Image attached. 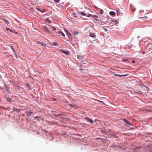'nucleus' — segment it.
I'll use <instances>...</instances> for the list:
<instances>
[{
    "label": "nucleus",
    "mask_w": 152,
    "mask_h": 152,
    "mask_svg": "<svg viewBox=\"0 0 152 152\" xmlns=\"http://www.w3.org/2000/svg\"><path fill=\"white\" fill-rule=\"evenodd\" d=\"M78 33V32H76L75 33V34H77Z\"/></svg>",
    "instance_id": "cd10ccee"
},
{
    "label": "nucleus",
    "mask_w": 152,
    "mask_h": 152,
    "mask_svg": "<svg viewBox=\"0 0 152 152\" xmlns=\"http://www.w3.org/2000/svg\"><path fill=\"white\" fill-rule=\"evenodd\" d=\"M58 34H59V36H61L62 37H64L65 36L64 34L61 31H59Z\"/></svg>",
    "instance_id": "1a4fd4ad"
},
{
    "label": "nucleus",
    "mask_w": 152,
    "mask_h": 152,
    "mask_svg": "<svg viewBox=\"0 0 152 152\" xmlns=\"http://www.w3.org/2000/svg\"><path fill=\"white\" fill-rule=\"evenodd\" d=\"M122 119L124 122H125L127 124V126H132L131 124L128 121L126 120V119L123 118H122Z\"/></svg>",
    "instance_id": "f03ea898"
},
{
    "label": "nucleus",
    "mask_w": 152,
    "mask_h": 152,
    "mask_svg": "<svg viewBox=\"0 0 152 152\" xmlns=\"http://www.w3.org/2000/svg\"><path fill=\"white\" fill-rule=\"evenodd\" d=\"M42 29H43L42 30L45 33H47L49 32V30L48 29V28L46 26L43 27L42 28Z\"/></svg>",
    "instance_id": "423d86ee"
},
{
    "label": "nucleus",
    "mask_w": 152,
    "mask_h": 152,
    "mask_svg": "<svg viewBox=\"0 0 152 152\" xmlns=\"http://www.w3.org/2000/svg\"><path fill=\"white\" fill-rule=\"evenodd\" d=\"M6 29L7 30V31H8L10 30V28H6Z\"/></svg>",
    "instance_id": "4be33fe9"
},
{
    "label": "nucleus",
    "mask_w": 152,
    "mask_h": 152,
    "mask_svg": "<svg viewBox=\"0 0 152 152\" xmlns=\"http://www.w3.org/2000/svg\"><path fill=\"white\" fill-rule=\"evenodd\" d=\"M56 98H53V101H56Z\"/></svg>",
    "instance_id": "b1692460"
},
{
    "label": "nucleus",
    "mask_w": 152,
    "mask_h": 152,
    "mask_svg": "<svg viewBox=\"0 0 152 152\" xmlns=\"http://www.w3.org/2000/svg\"><path fill=\"white\" fill-rule=\"evenodd\" d=\"M135 61H134V60H133V61H132V63H135Z\"/></svg>",
    "instance_id": "393cba45"
},
{
    "label": "nucleus",
    "mask_w": 152,
    "mask_h": 152,
    "mask_svg": "<svg viewBox=\"0 0 152 152\" xmlns=\"http://www.w3.org/2000/svg\"><path fill=\"white\" fill-rule=\"evenodd\" d=\"M1 108H4V107H1Z\"/></svg>",
    "instance_id": "72a5a7b5"
},
{
    "label": "nucleus",
    "mask_w": 152,
    "mask_h": 152,
    "mask_svg": "<svg viewBox=\"0 0 152 152\" xmlns=\"http://www.w3.org/2000/svg\"><path fill=\"white\" fill-rule=\"evenodd\" d=\"M80 14L81 15H82L83 16H85L86 15V14L85 13L83 12H81L80 13Z\"/></svg>",
    "instance_id": "4468645a"
},
{
    "label": "nucleus",
    "mask_w": 152,
    "mask_h": 152,
    "mask_svg": "<svg viewBox=\"0 0 152 152\" xmlns=\"http://www.w3.org/2000/svg\"><path fill=\"white\" fill-rule=\"evenodd\" d=\"M101 11H103L102 10H101Z\"/></svg>",
    "instance_id": "f704fd0d"
},
{
    "label": "nucleus",
    "mask_w": 152,
    "mask_h": 152,
    "mask_svg": "<svg viewBox=\"0 0 152 152\" xmlns=\"http://www.w3.org/2000/svg\"><path fill=\"white\" fill-rule=\"evenodd\" d=\"M102 12V13H103V12H102V11L100 12Z\"/></svg>",
    "instance_id": "c9c22d12"
},
{
    "label": "nucleus",
    "mask_w": 152,
    "mask_h": 152,
    "mask_svg": "<svg viewBox=\"0 0 152 152\" xmlns=\"http://www.w3.org/2000/svg\"><path fill=\"white\" fill-rule=\"evenodd\" d=\"M65 32L66 35L68 37L69 39L72 38V35L69 31L66 29L65 30Z\"/></svg>",
    "instance_id": "39448f33"
},
{
    "label": "nucleus",
    "mask_w": 152,
    "mask_h": 152,
    "mask_svg": "<svg viewBox=\"0 0 152 152\" xmlns=\"http://www.w3.org/2000/svg\"><path fill=\"white\" fill-rule=\"evenodd\" d=\"M26 113L27 115H30L33 113V112L31 111H30L29 112H26Z\"/></svg>",
    "instance_id": "9d476101"
},
{
    "label": "nucleus",
    "mask_w": 152,
    "mask_h": 152,
    "mask_svg": "<svg viewBox=\"0 0 152 152\" xmlns=\"http://www.w3.org/2000/svg\"><path fill=\"white\" fill-rule=\"evenodd\" d=\"M102 12V13H103V12H102V11L100 12Z\"/></svg>",
    "instance_id": "4c0bfd02"
},
{
    "label": "nucleus",
    "mask_w": 152,
    "mask_h": 152,
    "mask_svg": "<svg viewBox=\"0 0 152 152\" xmlns=\"http://www.w3.org/2000/svg\"><path fill=\"white\" fill-rule=\"evenodd\" d=\"M102 12V13H103V12H102V11L100 12Z\"/></svg>",
    "instance_id": "e433bc0d"
},
{
    "label": "nucleus",
    "mask_w": 152,
    "mask_h": 152,
    "mask_svg": "<svg viewBox=\"0 0 152 152\" xmlns=\"http://www.w3.org/2000/svg\"><path fill=\"white\" fill-rule=\"evenodd\" d=\"M60 52H62L63 53H64V54H66V55H68L69 54V51H68V50H66V51H64L63 50H60Z\"/></svg>",
    "instance_id": "0eeeda50"
},
{
    "label": "nucleus",
    "mask_w": 152,
    "mask_h": 152,
    "mask_svg": "<svg viewBox=\"0 0 152 152\" xmlns=\"http://www.w3.org/2000/svg\"><path fill=\"white\" fill-rule=\"evenodd\" d=\"M9 31L11 32H12L13 31L11 29H10V30Z\"/></svg>",
    "instance_id": "a878e982"
},
{
    "label": "nucleus",
    "mask_w": 152,
    "mask_h": 152,
    "mask_svg": "<svg viewBox=\"0 0 152 152\" xmlns=\"http://www.w3.org/2000/svg\"><path fill=\"white\" fill-rule=\"evenodd\" d=\"M11 48L14 51V49H13V46H11Z\"/></svg>",
    "instance_id": "412c9836"
},
{
    "label": "nucleus",
    "mask_w": 152,
    "mask_h": 152,
    "mask_svg": "<svg viewBox=\"0 0 152 152\" xmlns=\"http://www.w3.org/2000/svg\"><path fill=\"white\" fill-rule=\"evenodd\" d=\"M72 106H73L72 104H70V107H72Z\"/></svg>",
    "instance_id": "c756f323"
},
{
    "label": "nucleus",
    "mask_w": 152,
    "mask_h": 152,
    "mask_svg": "<svg viewBox=\"0 0 152 152\" xmlns=\"http://www.w3.org/2000/svg\"><path fill=\"white\" fill-rule=\"evenodd\" d=\"M72 15L74 17H77L76 14L75 13H73Z\"/></svg>",
    "instance_id": "a211bd4d"
},
{
    "label": "nucleus",
    "mask_w": 152,
    "mask_h": 152,
    "mask_svg": "<svg viewBox=\"0 0 152 152\" xmlns=\"http://www.w3.org/2000/svg\"><path fill=\"white\" fill-rule=\"evenodd\" d=\"M123 61H126V60H123Z\"/></svg>",
    "instance_id": "c85d7f7f"
},
{
    "label": "nucleus",
    "mask_w": 152,
    "mask_h": 152,
    "mask_svg": "<svg viewBox=\"0 0 152 152\" xmlns=\"http://www.w3.org/2000/svg\"><path fill=\"white\" fill-rule=\"evenodd\" d=\"M89 36L94 38H96V36L95 33L90 32L89 34Z\"/></svg>",
    "instance_id": "7ed1b4c3"
},
{
    "label": "nucleus",
    "mask_w": 152,
    "mask_h": 152,
    "mask_svg": "<svg viewBox=\"0 0 152 152\" xmlns=\"http://www.w3.org/2000/svg\"><path fill=\"white\" fill-rule=\"evenodd\" d=\"M145 152H152V146L149 145L145 148Z\"/></svg>",
    "instance_id": "f257e3e1"
},
{
    "label": "nucleus",
    "mask_w": 152,
    "mask_h": 152,
    "mask_svg": "<svg viewBox=\"0 0 152 152\" xmlns=\"http://www.w3.org/2000/svg\"><path fill=\"white\" fill-rule=\"evenodd\" d=\"M6 99H7V100L8 101V102H11V101L12 100L11 99H10V98H6Z\"/></svg>",
    "instance_id": "9b49d317"
},
{
    "label": "nucleus",
    "mask_w": 152,
    "mask_h": 152,
    "mask_svg": "<svg viewBox=\"0 0 152 152\" xmlns=\"http://www.w3.org/2000/svg\"><path fill=\"white\" fill-rule=\"evenodd\" d=\"M77 58L78 59H81V57L79 55H77Z\"/></svg>",
    "instance_id": "dca6fc26"
},
{
    "label": "nucleus",
    "mask_w": 152,
    "mask_h": 152,
    "mask_svg": "<svg viewBox=\"0 0 152 152\" xmlns=\"http://www.w3.org/2000/svg\"><path fill=\"white\" fill-rule=\"evenodd\" d=\"M4 86H5V87L6 88V91L7 92H8V90L9 88H7V86H6V85L5 84H4Z\"/></svg>",
    "instance_id": "f8f14e48"
},
{
    "label": "nucleus",
    "mask_w": 152,
    "mask_h": 152,
    "mask_svg": "<svg viewBox=\"0 0 152 152\" xmlns=\"http://www.w3.org/2000/svg\"><path fill=\"white\" fill-rule=\"evenodd\" d=\"M95 8L97 9H98V8L96 6L95 7Z\"/></svg>",
    "instance_id": "bb28decb"
},
{
    "label": "nucleus",
    "mask_w": 152,
    "mask_h": 152,
    "mask_svg": "<svg viewBox=\"0 0 152 152\" xmlns=\"http://www.w3.org/2000/svg\"><path fill=\"white\" fill-rule=\"evenodd\" d=\"M55 2L58 3L60 0H53Z\"/></svg>",
    "instance_id": "6ab92c4d"
},
{
    "label": "nucleus",
    "mask_w": 152,
    "mask_h": 152,
    "mask_svg": "<svg viewBox=\"0 0 152 152\" xmlns=\"http://www.w3.org/2000/svg\"><path fill=\"white\" fill-rule=\"evenodd\" d=\"M41 43V45H42L43 46H44V45L43 44H42V43Z\"/></svg>",
    "instance_id": "7c9ffc66"
},
{
    "label": "nucleus",
    "mask_w": 152,
    "mask_h": 152,
    "mask_svg": "<svg viewBox=\"0 0 152 152\" xmlns=\"http://www.w3.org/2000/svg\"><path fill=\"white\" fill-rule=\"evenodd\" d=\"M115 12H110V14L111 15H115Z\"/></svg>",
    "instance_id": "ddd939ff"
},
{
    "label": "nucleus",
    "mask_w": 152,
    "mask_h": 152,
    "mask_svg": "<svg viewBox=\"0 0 152 152\" xmlns=\"http://www.w3.org/2000/svg\"><path fill=\"white\" fill-rule=\"evenodd\" d=\"M93 17V18H97L98 17V16H97L96 15H93V17Z\"/></svg>",
    "instance_id": "2eb2a0df"
},
{
    "label": "nucleus",
    "mask_w": 152,
    "mask_h": 152,
    "mask_svg": "<svg viewBox=\"0 0 152 152\" xmlns=\"http://www.w3.org/2000/svg\"><path fill=\"white\" fill-rule=\"evenodd\" d=\"M22 115H24V114H22Z\"/></svg>",
    "instance_id": "473e14b6"
},
{
    "label": "nucleus",
    "mask_w": 152,
    "mask_h": 152,
    "mask_svg": "<svg viewBox=\"0 0 152 152\" xmlns=\"http://www.w3.org/2000/svg\"><path fill=\"white\" fill-rule=\"evenodd\" d=\"M38 118V116H37L35 117V118Z\"/></svg>",
    "instance_id": "2f4dec72"
},
{
    "label": "nucleus",
    "mask_w": 152,
    "mask_h": 152,
    "mask_svg": "<svg viewBox=\"0 0 152 152\" xmlns=\"http://www.w3.org/2000/svg\"><path fill=\"white\" fill-rule=\"evenodd\" d=\"M85 119L88 121L90 123L92 124L93 123V120L88 117H85Z\"/></svg>",
    "instance_id": "20e7f679"
},
{
    "label": "nucleus",
    "mask_w": 152,
    "mask_h": 152,
    "mask_svg": "<svg viewBox=\"0 0 152 152\" xmlns=\"http://www.w3.org/2000/svg\"><path fill=\"white\" fill-rule=\"evenodd\" d=\"M113 75L115 76H116V77L119 76L120 77H121L122 76L125 77L126 76V75H118L117 74H114Z\"/></svg>",
    "instance_id": "6e6552de"
},
{
    "label": "nucleus",
    "mask_w": 152,
    "mask_h": 152,
    "mask_svg": "<svg viewBox=\"0 0 152 152\" xmlns=\"http://www.w3.org/2000/svg\"><path fill=\"white\" fill-rule=\"evenodd\" d=\"M53 28V30H52V31H54L55 30H56V29L55 28H54V27H52Z\"/></svg>",
    "instance_id": "aec40b11"
},
{
    "label": "nucleus",
    "mask_w": 152,
    "mask_h": 152,
    "mask_svg": "<svg viewBox=\"0 0 152 152\" xmlns=\"http://www.w3.org/2000/svg\"><path fill=\"white\" fill-rule=\"evenodd\" d=\"M87 17H92L93 15L91 14H89L87 16Z\"/></svg>",
    "instance_id": "f3484780"
},
{
    "label": "nucleus",
    "mask_w": 152,
    "mask_h": 152,
    "mask_svg": "<svg viewBox=\"0 0 152 152\" xmlns=\"http://www.w3.org/2000/svg\"><path fill=\"white\" fill-rule=\"evenodd\" d=\"M101 132H102L104 134H105V132L104 131H103V130H101Z\"/></svg>",
    "instance_id": "5701e85b"
}]
</instances>
